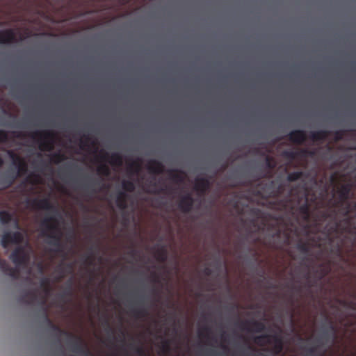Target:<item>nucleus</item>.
Returning a JSON list of instances; mask_svg holds the SVG:
<instances>
[{
	"mask_svg": "<svg viewBox=\"0 0 356 356\" xmlns=\"http://www.w3.org/2000/svg\"><path fill=\"white\" fill-rule=\"evenodd\" d=\"M341 213L343 218L339 221L334 222L331 225H327L325 227L327 237L332 241L330 238L331 235L335 234L337 238H339L343 234L353 235L355 232V227L356 225L352 226L353 218L350 216L351 213H354L356 217V201H348L343 207H341Z\"/></svg>",
	"mask_w": 356,
	"mask_h": 356,
	"instance_id": "obj_1",
	"label": "nucleus"
},
{
	"mask_svg": "<svg viewBox=\"0 0 356 356\" xmlns=\"http://www.w3.org/2000/svg\"><path fill=\"white\" fill-rule=\"evenodd\" d=\"M280 207L282 209L291 213L298 211L305 222L309 221L311 213L307 195L300 196L298 194H293V191H291L289 195L281 201Z\"/></svg>",
	"mask_w": 356,
	"mask_h": 356,
	"instance_id": "obj_2",
	"label": "nucleus"
},
{
	"mask_svg": "<svg viewBox=\"0 0 356 356\" xmlns=\"http://www.w3.org/2000/svg\"><path fill=\"white\" fill-rule=\"evenodd\" d=\"M42 236L50 238L48 243L56 248L52 250L55 252L63 253L65 257L63 245L61 242L62 233L58 226V220L54 216H47L41 221Z\"/></svg>",
	"mask_w": 356,
	"mask_h": 356,
	"instance_id": "obj_3",
	"label": "nucleus"
},
{
	"mask_svg": "<svg viewBox=\"0 0 356 356\" xmlns=\"http://www.w3.org/2000/svg\"><path fill=\"white\" fill-rule=\"evenodd\" d=\"M44 322L50 329L51 331L55 333L56 336L59 337L60 336H66L70 340V344L71 345L72 350L74 353H83L86 352L89 354V351L86 350L83 344L82 339L69 332L65 330H62L59 326L55 325L52 321L49 318L46 311L44 314Z\"/></svg>",
	"mask_w": 356,
	"mask_h": 356,
	"instance_id": "obj_4",
	"label": "nucleus"
},
{
	"mask_svg": "<svg viewBox=\"0 0 356 356\" xmlns=\"http://www.w3.org/2000/svg\"><path fill=\"white\" fill-rule=\"evenodd\" d=\"M15 168L17 170H9L0 172V186L3 188H10L18 177L27 172V164L25 161Z\"/></svg>",
	"mask_w": 356,
	"mask_h": 356,
	"instance_id": "obj_5",
	"label": "nucleus"
},
{
	"mask_svg": "<svg viewBox=\"0 0 356 356\" xmlns=\"http://www.w3.org/2000/svg\"><path fill=\"white\" fill-rule=\"evenodd\" d=\"M29 136L33 140H37L41 150L51 151L54 147L55 134L53 131L46 130L31 133Z\"/></svg>",
	"mask_w": 356,
	"mask_h": 356,
	"instance_id": "obj_6",
	"label": "nucleus"
},
{
	"mask_svg": "<svg viewBox=\"0 0 356 356\" xmlns=\"http://www.w3.org/2000/svg\"><path fill=\"white\" fill-rule=\"evenodd\" d=\"M254 343L259 346H264L266 344H270L273 342V352L276 354H280L283 350L284 344L282 339L280 336L274 334H261L257 336L254 339Z\"/></svg>",
	"mask_w": 356,
	"mask_h": 356,
	"instance_id": "obj_7",
	"label": "nucleus"
},
{
	"mask_svg": "<svg viewBox=\"0 0 356 356\" xmlns=\"http://www.w3.org/2000/svg\"><path fill=\"white\" fill-rule=\"evenodd\" d=\"M10 259L17 266H21L27 264L30 257L26 250L19 246L12 252Z\"/></svg>",
	"mask_w": 356,
	"mask_h": 356,
	"instance_id": "obj_8",
	"label": "nucleus"
},
{
	"mask_svg": "<svg viewBox=\"0 0 356 356\" xmlns=\"http://www.w3.org/2000/svg\"><path fill=\"white\" fill-rule=\"evenodd\" d=\"M27 204L33 209H43L56 212V207L51 203L49 198H33L29 200Z\"/></svg>",
	"mask_w": 356,
	"mask_h": 356,
	"instance_id": "obj_9",
	"label": "nucleus"
},
{
	"mask_svg": "<svg viewBox=\"0 0 356 356\" xmlns=\"http://www.w3.org/2000/svg\"><path fill=\"white\" fill-rule=\"evenodd\" d=\"M353 184L351 183H347L341 186L338 190L339 201L337 204L341 207H343L353 196Z\"/></svg>",
	"mask_w": 356,
	"mask_h": 356,
	"instance_id": "obj_10",
	"label": "nucleus"
},
{
	"mask_svg": "<svg viewBox=\"0 0 356 356\" xmlns=\"http://www.w3.org/2000/svg\"><path fill=\"white\" fill-rule=\"evenodd\" d=\"M194 199L190 193L182 196L178 203V207L183 213H189L193 209Z\"/></svg>",
	"mask_w": 356,
	"mask_h": 356,
	"instance_id": "obj_11",
	"label": "nucleus"
},
{
	"mask_svg": "<svg viewBox=\"0 0 356 356\" xmlns=\"http://www.w3.org/2000/svg\"><path fill=\"white\" fill-rule=\"evenodd\" d=\"M287 138L293 143L301 145L306 141L307 134L303 130H293L287 135Z\"/></svg>",
	"mask_w": 356,
	"mask_h": 356,
	"instance_id": "obj_12",
	"label": "nucleus"
},
{
	"mask_svg": "<svg viewBox=\"0 0 356 356\" xmlns=\"http://www.w3.org/2000/svg\"><path fill=\"white\" fill-rule=\"evenodd\" d=\"M322 339H325L328 341L334 343L337 338V329L332 322H330L325 330L323 331Z\"/></svg>",
	"mask_w": 356,
	"mask_h": 356,
	"instance_id": "obj_13",
	"label": "nucleus"
},
{
	"mask_svg": "<svg viewBox=\"0 0 356 356\" xmlns=\"http://www.w3.org/2000/svg\"><path fill=\"white\" fill-rule=\"evenodd\" d=\"M16 33L12 29L0 31V44H10L15 42Z\"/></svg>",
	"mask_w": 356,
	"mask_h": 356,
	"instance_id": "obj_14",
	"label": "nucleus"
},
{
	"mask_svg": "<svg viewBox=\"0 0 356 356\" xmlns=\"http://www.w3.org/2000/svg\"><path fill=\"white\" fill-rule=\"evenodd\" d=\"M0 269L6 275L16 279L19 276V271L16 268L11 267L6 260L0 259Z\"/></svg>",
	"mask_w": 356,
	"mask_h": 356,
	"instance_id": "obj_15",
	"label": "nucleus"
},
{
	"mask_svg": "<svg viewBox=\"0 0 356 356\" xmlns=\"http://www.w3.org/2000/svg\"><path fill=\"white\" fill-rule=\"evenodd\" d=\"M211 182L205 177L197 178L195 179V189L201 195H204L210 188Z\"/></svg>",
	"mask_w": 356,
	"mask_h": 356,
	"instance_id": "obj_16",
	"label": "nucleus"
},
{
	"mask_svg": "<svg viewBox=\"0 0 356 356\" xmlns=\"http://www.w3.org/2000/svg\"><path fill=\"white\" fill-rule=\"evenodd\" d=\"M147 169L150 173L160 175L164 172L165 168L161 162L155 159H152L148 162Z\"/></svg>",
	"mask_w": 356,
	"mask_h": 356,
	"instance_id": "obj_17",
	"label": "nucleus"
},
{
	"mask_svg": "<svg viewBox=\"0 0 356 356\" xmlns=\"http://www.w3.org/2000/svg\"><path fill=\"white\" fill-rule=\"evenodd\" d=\"M251 325L256 332H261L264 331L266 327L264 323L258 321H245L240 323V327L242 330H250L248 325Z\"/></svg>",
	"mask_w": 356,
	"mask_h": 356,
	"instance_id": "obj_18",
	"label": "nucleus"
},
{
	"mask_svg": "<svg viewBox=\"0 0 356 356\" xmlns=\"http://www.w3.org/2000/svg\"><path fill=\"white\" fill-rule=\"evenodd\" d=\"M38 294L36 291H27L20 297V300L26 305H33L38 301Z\"/></svg>",
	"mask_w": 356,
	"mask_h": 356,
	"instance_id": "obj_19",
	"label": "nucleus"
},
{
	"mask_svg": "<svg viewBox=\"0 0 356 356\" xmlns=\"http://www.w3.org/2000/svg\"><path fill=\"white\" fill-rule=\"evenodd\" d=\"M102 159L107 160L108 158H110V163L112 165L120 167L122 165L123 159L122 156L119 153H113L111 156L108 153H104L102 156Z\"/></svg>",
	"mask_w": 356,
	"mask_h": 356,
	"instance_id": "obj_20",
	"label": "nucleus"
},
{
	"mask_svg": "<svg viewBox=\"0 0 356 356\" xmlns=\"http://www.w3.org/2000/svg\"><path fill=\"white\" fill-rule=\"evenodd\" d=\"M330 132L327 130H319L317 131H312L309 134V138L314 141H323L329 136Z\"/></svg>",
	"mask_w": 356,
	"mask_h": 356,
	"instance_id": "obj_21",
	"label": "nucleus"
},
{
	"mask_svg": "<svg viewBox=\"0 0 356 356\" xmlns=\"http://www.w3.org/2000/svg\"><path fill=\"white\" fill-rule=\"evenodd\" d=\"M127 198L128 195L125 192H119L116 197L117 207L122 210L126 209L127 208Z\"/></svg>",
	"mask_w": 356,
	"mask_h": 356,
	"instance_id": "obj_22",
	"label": "nucleus"
},
{
	"mask_svg": "<svg viewBox=\"0 0 356 356\" xmlns=\"http://www.w3.org/2000/svg\"><path fill=\"white\" fill-rule=\"evenodd\" d=\"M131 314L136 318H143L148 315L147 309L144 307H134L131 309Z\"/></svg>",
	"mask_w": 356,
	"mask_h": 356,
	"instance_id": "obj_23",
	"label": "nucleus"
},
{
	"mask_svg": "<svg viewBox=\"0 0 356 356\" xmlns=\"http://www.w3.org/2000/svg\"><path fill=\"white\" fill-rule=\"evenodd\" d=\"M297 249L304 254H309L311 250L310 244L307 241H303L302 240H300L297 245H296Z\"/></svg>",
	"mask_w": 356,
	"mask_h": 356,
	"instance_id": "obj_24",
	"label": "nucleus"
},
{
	"mask_svg": "<svg viewBox=\"0 0 356 356\" xmlns=\"http://www.w3.org/2000/svg\"><path fill=\"white\" fill-rule=\"evenodd\" d=\"M13 215L7 211H0V221L3 225H7L13 220Z\"/></svg>",
	"mask_w": 356,
	"mask_h": 356,
	"instance_id": "obj_25",
	"label": "nucleus"
},
{
	"mask_svg": "<svg viewBox=\"0 0 356 356\" xmlns=\"http://www.w3.org/2000/svg\"><path fill=\"white\" fill-rule=\"evenodd\" d=\"M10 236L12 243L19 244L24 239L23 234L20 232H8Z\"/></svg>",
	"mask_w": 356,
	"mask_h": 356,
	"instance_id": "obj_26",
	"label": "nucleus"
},
{
	"mask_svg": "<svg viewBox=\"0 0 356 356\" xmlns=\"http://www.w3.org/2000/svg\"><path fill=\"white\" fill-rule=\"evenodd\" d=\"M66 159L64 154L58 152L51 155V161L55 164H58Z\"/></svg>",
	"mask_w": 356,
	"mask_h": 356,
	"instance_id": "obj_27",
	"label": "nucleus"
},
{
	"mask_svg": "<svg viewBox=\"0 0 356 356\" xmlns=\"http://www.w3.org/2000/svg\"><path fill=\"white\" fill-rule=\"evenodd\" d=\"M304 176V172L302 171H296L290 172L287 175V180L290 182L296 181L301 179Z\"/></svg>",
	"mask_w": 356,
	"mask_h": 356,
	"instance_id": "obj_28",
	"label": "nucleus"
},
{
	"mask_svg": "<svg viewBox=\"0 0 356 356\" xmlns=\"http://www.w3.org/2000/svg\"><path fill=\"white\" fill-rule=\"evenodd\" d=\"M122 188L127 192H133L135 190V184L131 180H124L122 182Z\"/></svg>",
	"mask_w": 356,
	"mask_h": 356,
	"instance_id": "obj_29",
	"label": "nucleus"
},
{
	"mask_svg": "<svg viewBox=\"0 0 356 356\" xmlns=\"http://www.w3.org/2000/svg\"><path fill=\"white\" fill-rule=\"evenodd\" d=\"M156 259L161 262H165L167 260V251L163 247L157 250Z\"/></svg>",
	"mask_w": 356,
	"mask_h": 356,
	"instance_id": "obj_30",
	"label": "nucleus"
},
{
	"mask_svg": "<svg viewBox=\"0 0 356 356\" xmlns=\"http://www.w3.org/2000/svg\"><path fill=\"white\" fill-rule=\"evenodd\" d=\"M12 243L10 236L8 234V232H6L3 234L1 239V245L3 248H8L9 244Z\"/></svg>",
	"mask_w": 356,
	"mask_h": 356,
	"instance_id": "obj_31",
	"label": "nucleus"
},
{
	"mask_svg": "<svg viewBox=\"0 0 356 356\" xmlns=\"http://www.w3.org/2000/svg\"><path fill=\"white\" fill-rule=\"evenodd\" d=\"M169 173L170 174V178L176 182L183 181V177L175 170H170Z\"/></svg>",
	"mask_w": 356,
	"mask_h": 356,
	"instance_id": "obj_32",
	"label": "nucleus"
},
{
	"mask_svg": "<svg viewBox=\"0 0 356 356\" xmlns=\"http://www.w3.org/2000/svg\"><path fill=\"white\" fill-rule=\"evenodd\" d=\"M282 156L289 160H293L298 157V152L292 150H285L282 152Z\"/></svg>",
	"mask_w": 356,
	"mask_h": 356,
	"instance_id": "obj_33",
	"label": "nucleus"
},
{
	"mask_svg": "<svg viewBox=\"0 0 356 356\" xmlns=\"http://www.w3.org/2000/svg\"><path fill=\"white\" fill-rule=\"evenodd\" d=\"M97 172L102 175L108 176L110 175V169L106 164H101L97 168Z\"/></svg>",
	"mask_w": 356,
	"mask_h": 356,
	"instance_id": "obj_34",
	"label": "nucleus"
},
{
	"mask_svg": "<svg viewBox=\"0 0 356 356\" xmlns=\"http://www.w3.org/2000/svg\"><path fill=\"white\" fill-rule=\"evenodd\" d=\"M265 164L267 168L270 170H273L276 167V163L274 161L273 158L267 156L265 159Z\"/></svg>",
	"mask_w": 356,
	"mask_h": 356,
	"instance_id": "obj_35",
	"label": "nucleus"
},
{
	"mask_svg": "<svg viewBox=\"0 0 356 356\" xmlns=\"http://www.w3.org/2000/svg\"><path fill=\"white\" fill-rule=\"evenodd\" d=\"M56 270L59 273V275L56 277V281L60 282L65 277V270L63 267V264H60Z\"/></svg>",
	"mask_w": 356,
	"mask_h": 356,
	"instance_id": "obj_36",
	"label": "nucleus"
},
{
	"mask_svg": "<svg viewBox=\"0 0 356 356\" xmlns=\"http://www.w3.org/2000/svg\"><path fill=\"white\" fill-rule=\"evenodd\" d=\"M298 156L300 157H306L308 156H313L314 154V152L309 151L307 149H302L300 151H298Z\"/></svg>",
	"mask_w": 356,
	"mask_h": 356,
	"instance_id": "obj_37",
	"label": "nucleus"
},
{
	"mask_svg": "<svg viewBox=\"0 0 356 356\" xmlns=\"http://www.w3.org/2000/svg\"><path fill=\"white\" fill-rule=\"evenodd\" d=\"M343 245V240H340V241L339 243H337L336 247L334 249V251L337 255H338V256L341 255Z\"/></svg>",
	"mask_w": 356,
	"mask_h": 356,
	"instance_id": "obj_38",
	"label": "nucleus"
},
{
	"mask_svg": "<svg viewBox=\"0 0 356 356\" xmlns=\"http://www.w3.org/2000/svg\"><path fill=\"white\" fill-rule=\"evenodd\" d=\"M8 140V132L0 129V143H6Z\"/></svg>",
	"mask_w": 356,
	"mask_h": 356,
	"instance_id": "obj_39",
	"label": "nucleus"
},
{
	"mask_svg": "<svg viewBox=\"0 0 356 356\" xmlns=\"http://www.w3.org/2000/svg\"><path fill=\"white\" fill-rule=\"evenodd\" d=\"M318 271H320V275H319V277H318V280H321L322 278H323L325 275H327V274L329 272V270L328 269H326L322 265L320 266V269L316 270V273H318Z\"/></svg>",
	"mask_w": 356,
	"mask_h": 356,
	"instance_id": "obj_40",
	"label": "nucleus"
},
{
	"mask_svg": "<svg viewBox=\"0 0 356 356\" xmlns=\"http://www.w3.org/2000/svg\"><path fill=\"white\" fill-rule=\"evenodd\" d=\"M71 286H72V283L70 282V285H69V288L60 295V296L62 299L65 298L67 296H69V297L72 296V292Z\"/></svg>",
	"mask_w": 356,
	"mask_h": 356,
	"instance_id": "obj_41",
	"label": "nucleus"
},
{
	"mask_svg": "<svg viewBox=\"0 0 356 356\" xmlns=\"http://www.w3.org/2000/svg\"><path fill=\"white\" fill-rule=\"evenodd\" d=\"M129 169L130 170L134 169L136 172H139L140 170V163L138 161H133L129 165Z\"/></svg>",
	"mask_w": 356,
	"mask_h": 356,
	"instance_id": "obj_42",
	"label": "nucleus"
},
{
	"mask_svg": "<svg viewBox=\"0 0 356 356\" xmlns=\"http://www.w3.org/2000/svg\"><path fill=\"white\" fill-rule=\"evenodd\" d=\"M49 285H50V280L47 277H44L40 281V287L42 289L48 288Z\"/></svg>",
	"mask_w": 356,
	"mask_h": 356,
	"instance_id": "obj_43",
	"label": "nucleus"
},
{
	"mask_svg": "<svg viewBox=\"0 0 356 356\" xmlns=\"http://www.w3.org/2000/svg\"><path fill=\"white\" fill-rule=\"evenodd\" d=\"M161 349L163 352L166 353L170 350V341L164 340L161 343Z\"/></svg>",
	"mask_w": 356,
	"mask_h": 356,
	"instance_id": "obj_44",
	"label": "nucleus"
},
{
	"mask_svg": "<svg viewBox=\"0 0 356 356\" xmlns=\"http://www.w3.org/2000/svg\"><path fill=\"white\" fill-rule=\"evenodd\" d=\"M343 306H346L347 307L351 308L353 309H356V303L354 302H346V301H342L341 302Z\"/></svg>",
	"mask_w": 356,
	"mask_h": 356,
	"instance_id": "obj_45",
	"label": "nucleus"
},
{
	"mask_svg": "<svg viewBox=\"0 0 356 356\" xmlns=\"http://www.w3.org/2000/svg\"><path fill=\"white\" fill-rule=\"evenodd\" d=\"M7 152V154L8 155L9 158L13 161L15 159H18V156L19 154H17V153H15L13 150H7L6 151Z\"/></svg>",
	"mask_w": 356,
	"mask_h": 356,
	"instance_id": "obj_46",
	"label": "nucleus"
},
{
	"mask_svg": "<svg viewBox=\"0 0 356 356\" xmlns=\"http://www.w3.org/2000/svg\"><path fill=\"white\" fill-rule=\"evenodd\" d=\"M18 159H14L13 160V165H15V167H17L18 165L21 164L22 162H24L25 160L22 157L20 156L19 155L18 156Z\"/></svg>",
	"mask_w": 356,
	"mask_h": 356,
	"instance_id": "obj_47",
	"label": "nucleus"
},
{
	"mask_svg": "<svg viewBox=\"0 0 356 356\" xmlns=\"http://www.w3.org/2000/svg\"><path fill=\"white\" fill-rule=\"evenodd\" d=\"M355 232L352 235L353 238L351 239V248L356 247V227H355Z\"/></svg>",
	"mask_w": 356,
	"mask_h": 356,
	"instance_id": "obj_48",
	"label": "nucleus"
},
{
	"mask_svg": "<svg viewBox=\"0 0 356 356\" xmlns=\"http://www.w3.org/2000/svg\"><path fill=\"white\" fill-rule=\"evenodd\" d=\"M305 277L307 280V284L308 287H311V286H314V284H312V282L310 280V274L309 272L306 273V275H305Z\"/></svg>",
	"mask_w": 356,
	"mask_h": 356,
	"instance_id": "obj_49",
	"label": "nucleus"
},
{
	"mask_svg": "<svg viewBox=\"0 0 356 356\" xmlns=\"http://www.w3.org/2000/svg\"><path fill=\"white\" fill-rule=\"evenodd\" d=\"M135 351L138 356H144V350L143 348L138 346L135 348Z\"/></svg>",
	"mask_w": 356,
	"mask_h": 356,
	"instance_id": "obj_50",
	"label": "nucleus"
},
{
	"mask_svg": "<svg viewBox=\"0 0 356 356\" xmlns=\"http://www.w3.org/2000/svg\"><path fill=\"white\" fill-rule=\"evenodd\" d=\"M86 262H88V264L89 265H93V261H94V257L92 255V254H90L86 259Z\"/></svg>",
	"mask_w": 356,
	"mask_h": 356,
	"instance_id": "obj_51",
	"label": "nucleus"
},
{
	"mask_svg": "<svg viewBox=\"0 0 356 356\" xmlns=\"http://www.w3.org/2000/svg\"><path fill=\"white\" fill-rule=\"evenodd\" d=\"M152 281L156 283L159 282V275L156 273H152Z\"/></svg>",
	"mask_w": 356,
	"mask_h": 356,
	"instance_id": "obj_52",
	"label": "nucleus"
},
{
	"mask_svg": "<svg viewBox=\"0 0 356 356\" xmlns=\"http://www.w3.org/2000/svg\"><path fill=\"white\" fill-rule=\"evenodd\" d=\"M282 191V186H280L276 191H271L270 193H269V195H271V194H272L273 196L277 195L281 193Z\"/></svg>",
	"mask_w": 356,
	"mask_h": 356,
	"instance_id": "obj_53",
	"label": "nucleus"
},
{
	"mask_svg": "<svg viewBox=\"0 0 356 356\" xmlns=\"http://www.w3.org/2000/svg\"><path fill=\"white\" fill-rule=\"evenodd\" d=\"M13 134L14 135V137H15L17 138H23L25 137V134H24L22 132H15V131H14Z\"/></svg>",
	"mask_w": 356,
	"mask_h": 356,
	"instance_id": "obj_54",
	"label": "nucleus"
},
{
	"mask_svg": "<svg viewBox=\"0 0 356 356\" xmlns=\"http://www.w3.org/2000/svg\"><path fill=\"white\" fill-rule=\"evenodd\" d=\"M33 177H34V179H33L31 177H29V178H28L29 181L31 183H33V184H36V183H38V175H33Z\"/></svg>",
	"mask_w": 356,
	"mask_h": 356,
	"instance_id": "obj_55",
	"label": "nucleus"
},
{
	"mask_svg": "<svg viewBox=\"0 0 356 356\" xmlns=\"http://www.w3.org/2000/svg\"><path fill=\"white\" fill-rule=\"evenodd\" d=\"M321 217L324 219V220H326L327 218H330V215L327 212V211H323L321 213Z\"/></svg>",
	"mask_w": 356,
	"mask_h": 356,
	"instance_id": "obj_56",
	"label": "nucleus"
},
{
	"mask_svg": "<svg viewBox=\"0 0 356 356\" xmlns=\"http://www.w3.org/2000/svg\"><path fill=\"white\" fill-rule=\"evenodd\" d=\"M211 272L212 271L210 268L207 267L204 269V273L207 276H209L211 274Z\"/></svg>",
	"mask_w": 356,
	"mask_h": 356,
	"instance_id": "obj_57",
	"label": "nucleus"
},
{
	"mask_svg": "<svg viewBox=\"0 0 356 356\" xmlns=\"http://www.w3.org/2000/svg\"><path fill=\"white\" fill-rule=\"evenodd\" d=\"M65 267L70 271L72 272V269H73V264L72 263H69V264H67L65 265Z\"/></svg>",
	"mask_w": 356,
	"mask_h": 356,
	"instance_id": "obj_58",
	"label": "nucleus"
},
{
	"mask_svg": "<svg viewBox=\"0 0 356 356\" xmlns=\"http://www.w3.org/2000/svg\"><path fill=\"white\" fill-rule=\"evenodd\" d=\"M202 330L207 334V336L211 332V330L208 326L203 327Z\"/></svg>",
	"mask_w": 356,
	"mask_h": 356,
	"instance_id": "obj_59",
	"label": "nucleus"
},
{
	"mask_svg": "<svg viewBox=\"0 0 356 356\" xmlns=\"http://www.w3.org/2000/svg\"><path fill=\"white\" fill-rule=\"evenodd\" d=\"M46 294H49L51 291V287L50 285H49L48 288H44L42 289Z\"/></svg>",
	"mask_w": 356,
	"mask_h": 356,
	"instance_id": "obj_60",
	"label": "nucleus"
},
{
	"mask_svg": "<svg viewBox=\"0 0 356 356\" xmlns=\"http://www.w3.org/2000/svg\"><path fill=\"white\" fill-rule=\"evenodd\" d=\"M335 135H336V140H339L341 138V133L340 131H336Z\"/></svg>",
	"mask_w": 356,
	"mask_h": 356,
	"instance_id": "obj_61",
	"label": "nucleus"
},
{
	"mask_svg": "<svg viewBox=\"0 0 356 356\" xmlns=\"http://www.w3.org/2000/svg\"><path fill=\"white\" fill-rule=\"evenodd\" d=\"M86 190H90L92 193L95 192V189H93L91 186V185L86 186H85Z\"/></svg>",
	"mask_w": 356,
	"mask_h": 356,
	"instance_id": "obj_62",
	"label": "nucleus"
},
{
	"mask_svg": "<svg viewBox=\"0 0 356 356\" xmlns=\"http://www.w3.org/2000/svg\"><path fill=\"white\" fill-rule=\"evenodd\" d=\"M316 351V348L314 347H312L308 350L309 355H313Z\"/></svg>",
	"mask_w": 356,
	"mask_h": 356,
	"instance_id": "obj_63",
	"label": "nucleus"
},
{
	"mask_svg": "<svg viewBox=\"0 0 356 356\" xmlns=\"http://www.w3.org/2000/svg\"><path fill=\"white\" fill-rule=\"evenodd\" d=\"M129 254L131 257H134V256L136 255V250H132L131 251H130V252H129Z\"/></svg>",
	"mask_w": 356,
	"mask_h": 356,
	"instance_id": "obj_64",
	"label": "nucleus"
}]
</instances>
